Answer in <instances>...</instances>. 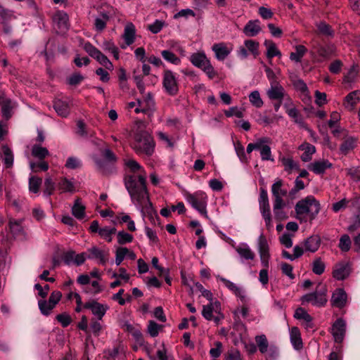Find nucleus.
Here are the masks:
<instances>
[{
  "label": "nucleus",
  "instance_id": "25",
  "mask_svg": "<svg viewBox=\"0 0 360 360\" xmlns=\"http://www.w3.org/2000/svg\"><path fill=\"white\" fill-rule=\"evenodd\" d=\"M356 146L357 139L352 136H347L340 146V152L341 154L346 155Z\"/></svg>",
  "mask_w": 360,
  "mask_h": 360
},
{
  "label": "nucleus",
  "instance_id": "43",
  "mask_svg": "<svg viewBox=\"0 0 360 360\" xmlns=\"http://www.w3.org/2000/svg\"><path fill=\"white\" fill-rule=\"evenodd\" d=\"M32 155L39 160H43L49 155V152L46 148L34 145L32 149Z\"/></svg>",
  "mask_w": 360,
  "mask_h": 360
},
{
  "label": "nucleus",
  "instance_id": "6",
  "mask_svg": "<svg viewBox=\"0 0 360 360\" xmlns=\"http://www.w3.org/2000/svg\"><path fill=\"white\" fill-rule=\"evenodd\" d=\"M162 85L165 91L171 95L174 96L178 92V84L176 77L174 72L169 70H165L163 73Z\"/></svg>",
  "mask_w": 360,
  "mask_h": 360
},
{
  "label": "nucleus",
  "instance_id": "5",
  "mask_svg": "<svg viewBox=\"0 0 360 360\" xmlns=\"http://www.w3.org/2000/svg\"><path fill=\"white\" fill-rule=\"evenodd\" d=\"M186 201L196 210L201 215L207 218V196L202 192L198 191L194 193H188L186 195Z\"/></svg>",
  "mask_w": 360,
  "mask_h": 360
},
{
  "label": "nucleus",
  "instance_id": "11",
  "mask_svg": "<svg viewBox=\"0 0 360 360\" xmlns=\"http://www.w3.org/2000/svg\"><path fill=\"white\" fill-rule=\"evenodd\" d=\"M346 333V322L342 318L338 319L333 324L331 333L335 342L341 343Z\"/></svg>",
  "mask_w": 360,
  "mask_h": 360
},
{
  "label": "nucleus",
  "instance_id": "62",
  "mask_svg": "<svg viewBox=\"0 0 360 360\" xmlns=\"http://www.w3.org/2000/svg\"><path fill=\"white\" fill-rule=\"evenodd\" d=\"M128 249L127 248H118L115 254V264L119 266L127 256Z\"/></svg>",
  "mask_w": 360,
  "mask_h": 360
},
{
  "label": "nucleus",
  "instance_id": "53",
  "mask_svg": "<svg viewBox=\"0 0 360 360\" xmlns=\"http://www.w3.org/2000/svg\"><path fill=\"white\" fill-rule=\"evenodd\" d=\"M38 305L41 313L44 316L49 315L52 309L55 307L45 300H39Z\"/></svg>",
  "mask_w": 360,
  "mask_h": 360
},
{
  "label": "nucleus",
  "instance_id": "23",
  "mask_svg": "<svg viewBox=\"0 0 360 360\" xmlns=\"http://www.w3.org/2000/svg\"><path fill=\"white\" fill-rule=\"evenodd\" d=\"M314 49L322 59H326L335 53V46L332 44H328L324 46L318 44L314 46Z\"/></svg>",
  "mask_w": 360,
  "mask_h": 360
},
{
  "label": "nucleus",
  "instance_id": "22",
  "mask_svg": "<svg viewBox=\"0 0 360 360\" xmlns=\"http://www.w3.org/2000/svg\"><path fill=\"white\" fill-rule=\"evenodd\" d=\"M350 274V266L347 263L337 264L333 269V277L339 281L345 279Z\"/></svg>",
  "mask_w": 360,
  "mask_h": 360
},
{
  "label": "nucleus",
  "instance_id": "41",
  "mask_svg": "<svg viewBox=\"0 0 360 360\" xmlns=\"http://www.w3.org/2000/svg\"><path fill=\"white\" fill-rule=\"evenodd\" d=\"M115 15V10L113 7L110 6H102L98 10V15L100 18L109 21Z\"/></svg>",
  "mask_w": 360,
  "mask_h": 360
},
{
  "label": "nucleus",
  "instance_id": "45",
  "mask_svg": "<svg viewBox=\"0 0 360 360\" xmlns=\"http://www.w3.org/2000/svg\"><path fill=\"white\" fill-rule=\"evenodd\" d=\"M58 186L62 192L72 193L75 191L74 183L66 178H63L58 183Z\"/></svg>",
  "mask_w": 360,
  "mask_h": 360
},
{
  "label": "nucleus",
  "instance_id": "38",
  "mask_svg": "<svg viewBox=\"0 0 360 360\" xmlns=\"http://www.w3.org/2000/svg\"><path fill=\"white\" fill-rule=\"evenodd\" d=\"M295 52H292L290 55V59L296 63L301 61L302 57L307 52V49L303 45H297L295 47Z\"/></svg>",
  "mask_w": 360,
  "mask_h": 360
},
{
  "label": "nucleus",
  "instance_id": "58",
  "mask_svg": "<svg viewBox=\"0 0 360 360\" xmlns=\"http://www.w3.org/2000/svg\"><path fill=\"white\" fill-rule=\"evenodd\" d=\"M351 240L348 235L345 234L340 238V243L338 247L343 252H347L349 250L351 247Z\"/></svg>",
  "mask_w": 360,
  "mask_h": 360
},
{
  "label": "nucleus",
  "instance_id": "40",
  "mask_svg": "<svg viewBox=\"0 0 360 360\" xmlns=\"http://www.w3.org/2000/svg\"><path fill=\"white\" fill-rule=\"evenodd\" d=\"M161 56L168 63L178 65L181 63V59L169 50H163L161 51Z\"/></svg>",
  "mask_w": 360,
  "mask_h": 360
},
{
  "label": "nucleus",
  "instance_id": "15",
  "mask_svg": "<svg viewBox=\"0 0 360 360\" xmlns=\"http://www.w3.org/2000/svg\"><path fill=\"white\" fill-rule=\"evenodd\" d=\"M122 38L124 41V44H122L120 47L122 49H126L127 46L131 45L136 39V28L132 22H128L124 29Z\"/></svg>",
  "mask_w": 360,
  "mask_h": 360
},
{
  "label": "nucleus",
  "instance_id": "13",
  "mask_svg": "<svg viewBox=\"0 0 360 360\" xmlns=\"http://www.w3.org/2000/svg\"><path fill=\"white\" fill-rule=\"evenodd\" d=\"M270 143L271 139L268 137H262L259 139L260 147L258 148V150H259L261 159L263 161H274L271 155V148L269 146Z\"/></svg>",
  "mask_w": 360,
  "mask_h": 360
},
{
  "label": "nucleus",
  "instance_id": "52",
  "mask_svg": "<svg viewBox=\"0 0 360 360\" xmlns=\"http://www.w3.org/2000/svg\"><path fill=\"white\" fill-rule=\"evenodd\" d=\"M250 102L256 108H261L264 103L258 91H253L249 95Z\"/></svg>",
  "mask_w": 360,
  "mask_h": 360
},
{
  "label": "nucleus",
  "instance_id": "57",
  "mask_svg": "<svg viewBox=\"0 0 360 360\" xmlns=\"http://www.w3.org/2000/svg\"><path fill=\"white\" fill-rule=\"evenodd\" d=\"M65 166L70 169H76L82 167V162L76 157H69L66 160Z\"/></svg>",
  "mask_w": 360,
  "mask_h": 360
},
{
  "label": "nucleus",
  "instance_id": "47",
  "mask_svg": "<svg viewBox=\"0 0 360 360\" xmlns=\"http://www.w3.org/2000/svg\"><path fill=\"white\" fill-rule=\"evenodd\" d=\"M244 44L255 58L257 57L259 54V43L256 41L248 39L244 41Z\"/></svg>",
  "mask_w": 360,
  "mask_h": 360
},
{
  "label": "nucleus",
  "instance_id": "51",
  "mask_svg": "<svg viewBox=\"0 0 360 360\" xmlns=\"http://www.w3.org/2000/svg\"><path fill=\"white\" fill-rule=\"evenodd\" d=\"M42 179L37 176H31L29 179V190L30 192L37 193L41 184Z\"/></svg>",
  "mask_w": 360,
  "mask_h": 360
},
{
  "label": "nucleus",
  "instance_id": "4",
  "mask_svg": "<svg viewBox=\"0 0 360 360\" xmlns=\"http://www.w3.org/2000/svg\"><path fill=\"white\" fill-rule=\"evenodd\" d=\"M300 300L302 304L310 303L314 307H323L328 302L327 289L319 285L314 292L304 295Z\"/></svg>",
  "mask_w": 360,
  "mask_h": 360
},
{
  "label": "nucleus",
  "instance_id": "7",
  "mask_svg": "<svg viewBox=\"0 0 360 360\" xmlns=\"http://www.w3.org/2000/svg\"><path fill=\"white\" fill-rule=\"evenodd\" d=\"M257 243L261 264L264 269H267L270 259L269 248L267 240L263 234L259 236Z\"/></svg>",
  "mask_w": 360,
  "mask_h": 360
},
{
  "label": "nucleus",
  "instance_id": "8",
  "mask_svg": "<svg viewBox=\"0 0 360 360\" xmlns=\"http://www.w3.org/2000/svg\"><path fill=\"white\" fill-rule=\"evenodd\" d=\"M283 181L281 179H276L271 186V193L273 196V204L285 203L283 197L288 194V191L283 188Z\"/></svg>",
  "mask_w": 360,
  "mask_h": 360
},
{
  "label": "nucleus",
  "instance_id": "26",
  "mask_svg": "<svg viewBox=\"0 0 360 360\" xmlns=\"http://www.w3.org/2000/svg\"><path fill=\"white\" fill-rule=\"evenodd\" d=\"M0 105L2 116L8 120L12 116V110L15 107V103L9 98L2 96L0 97Z\"/></svg>",
  "mask_w": 360,
  "mask_h": 360
},
{
  "label": "nucleus",
  "instance_id": "64",
  "mask_svg": "<svg viewBox=\"0 0 360 360\" xmlns=\"http://www.w3.org/2000/svg\"><path fill=\"white\" fill-rule=\"evenodd\" d=\"M226 360H243V357L238 349L232 348L228 351Z\"/></svg>",
  "mask_w": 360,
  "mask_h": 360
},
{
  "label": "nucleus",
  "instance_id": "49",
  "mask_svg": "<svg viewBox=\"0 0 360 360\" xmlns=\"http://www.w3.org/2000/svg\"><path fill=\"white\" fill-rule=\"evenodd\" d=\"M325 268L326 265L320 257L315 259L312 263V271L316 275H321Z\"/></svg>",
  "mask_w": 360,
  "mask_h": 360
},
{
  "label": "nucleus",
  "instance_id": "48",
  "mask_svg": "<svg viewBox=\"0 0 360 360\" xmlns=\"http://www.w3.org/2000/svg\"><path fill=\"white\" fill-rule=\"evenodd\" d=\"M21 221L11 219L9 221V227L11 233L15 236H19L23 232Z\"/></svg>",
  "mask_w": 360,
  "mask_h": 360
},
{
  "label": "nucleus",
  "instance_id": "2",
  "mask_svg": "<svg viewBox=\"0 0 360 360\" xmlns=\"http://www.w3.org/2000/svg\"><path fill=\"white\" fill-rule=\"evenodd\" d=\"M133 148L140 155L150 156L154 152L155 143L151 135L142 129L138 128L134 134Z\"/></svg>",
  "mask_w": 360,
  "mask_h": 360
},
{
  "label": "nucleus",
  "instance_id": "16",
  "mask_svg": "<svg viewBox=\"0 0 360 360\" xmlns=\"http://www.w3.org/2000/svg\"><path fill=\"white\" fill-rule=\"evenodd\" d=\"M71 101L70 98L56 99L53 102V108L59 116L66 117L70 110Z\"/></svg>",
  "mask_w": 360,
  "mask_h": 360
},
{
  "label": "nucleus",
  "instance_id": "36",
  "mask_svg": "<svg viewBox=\"0 0 360 360\" xmlns=\"http://www.w3.org/2000/svg\"><path fill=\"white\" fill-rule=\"evenodd\" d=\"M264 46L266 47L267 49L266 57L269 59L271 60L272 58L275 56H281V51L278 49L276 44L274 41L271 40H266L264 41Z\"/></svg>",
  "mask_w": 360,
  "mask_h": 360
},
{
  "label": "nucleus",
  "instance_id": "46",
  "mask_svg": "<svg viewBox=\"0 0 360 360\" xmlns=\"http://www.w3.org/2000/svg\"><path fill=\"white\" fill-rule=\"evenodd\" d=\"M286 205V203H281L278 204H273V210L275 218L277 220L281 221L287 219V215L285 212L283 211V208H284Z\"/></svg>",
  "mask_w": 360,
  "mask_h": 360
},
{
  "label": "nucleus",
  "instance_id": "33",
  "mask_svg": "<svg viewBox=\"0 0 360 360\" xmlns=\"http://www.w3.org/2000/svg\"><path fill=\"white\" fill-rule=\"evenodd\" d=\"M300 149L304 150V153L301 155V160L303 162H309L311 160V156L316 152V148L314 146L310 143L302 144L300 146Z\"/></svg>",
  "mask_w": 360,
  "mask_h": 360
},
{
  "label": "nucleus",
  "instance_id": "56",
  "mask_svg": "<svg viewBox=\"0 0 360 360\" xmlns=\"http://www.w3.org/2000/svg\"><path fill=\"white\" fill-rule=\"evenodd\" d=\"M103 48L104 49V50L108 51L109 52L112 53L115 59L117 60L119 58L118 49L113 41H105L103 44Z\"/></svg>",
  "mask_w": 360,
  "mask_h": 360
},
{
  "label": "nucleus",
  "instance_id": "39",
  "mask_svg": "<svg viewBox=\"0 0 360 360\" xmlns=\"http://www.w3.org/2000/svg\"><path fill=\"white\" fill-rule=\"evenodd\" d=\"M15 18L13 11L9 10L0 4V23H8Z\"/></svg>",
  "mask_w": 360,
  "mask_h": 360
},
{
  "label": "nucleus",
  "instance_id": "44",
  "mask_svg": "<svg viewBox=\"0 0 360 360\" xmlns=\"http://www.w3.org/2000/svg\"><path fill=\"white\" fill-rule=\"evenodd\" d=\"M115 233L116 229L115 227L105 226L101 229L98 234L102 238L110 243L112 240V236Z\"/></svg>",
  "mask_w": 360,
  "mask_h": 360
},
{
  "label": "nucleus",
  "instance_id": "20",
  "mask_svg": "<svg viewBox=\"0 0 360 360\" xmlns=\"http://www.w3.org/2000/svg\"><path fill=\"white\" fill-rule=\"evenodd\" d=\"M217 278L221 281L224 285L231 291L236 296L239 297L242 302H245L246 300V296L245 291L242 288L238 286L236 283L231 282V281L223 278L221 276H218Z\"/></svg>",
  "mask_w": 360,
  "mask_h": 360
},
{
  "label": "nucleus",
  "instance_id": "27",
  "mask_svg": "<svg viewBox=\"0 0 360 360\" xmlns=\"http://www.w3.org/2000/svg\"><path fill=\"white\" fill-rule=\"evenodd\" d=\"M258 201L262 215L271 213L268 193L266 189L263 188H260Z\"/></svg>",
  "mask_w": 360,
  "mask_h": 360
},
{
  "label": "nucleus",
  "instance_id": "17",
  "mask_svg": "<svg viewBox=\"0 0 360 360\" xmlns=\"http://www.w3.org/2000/svg\"><path fill=\"white\" fill-rule=\"evenodd\" d=\"M360 102V90H355L348 94L344 98L343 105L348 111H353Z\"/></svg>",
  "mask_w": 360,
  "mask_h": 360
},
{
  "label": "nucleus",
  "instance_id": "35",
  "mask_svg": "<svg viewBox=\"0 0 360 360\" xmlns=\"http://www.w3.org/2000/svg\"><path fill=\"white\" fill-rule=\"evenodd\" d=\"M282 165L284 167V169L288 174H291L294 170H299L300 166L298 162L293 160L292 158L283 157L281 159Z\"/></svg>",
  "mask_w": 360,
  "mask_h": 360
},
{
  "label": "nucleus",
  "instance_id": "63",
  "mask_svg": "<svg viewBox=\"0 0 360 360\" xmlns=\"http://www.w3.org/2000/svg\"><path fill=\"white\" fill-rule=\"evenodd\" d=\"M358 75V69L356 65H353L347 75L344 77V82L347 83H351L354 82L356 76Z\"/></svg>",
  "mask_w": 360,
  "mask_h": 360
},
{
  "label": "nucleus",
  "instance_id": "34",
  "mask_svg": "<svg viewBox=\"0 0 360 360\" xmlns=\"http://www.w3.org/2000/svg\"><path fill=\"white\" fill-rule=\"evenodd\" d=\"M90 255L88 257L89 259H98L100 263L104 264L108 260L107 255L105 252L98 248L94 246L88 250Z\"/></svg>",
  "mask_w": 360,
  "mask_h": 360
},
{
  "label": "nucleus",
  "instance_id": "21",
  "mask_svg": "<svg viewBox=\"0 0 360 360\" xmlns=\"http://www.w3.org/2000/svg\"><path fill=\"white\" fill-rule=\"evenodd\" d=\"M221 310V303L219 301L211 302L210 304L203 305L202 316L207 321H212L213 314Z\"/></svg>",
  "mask_w": 360,
  "mask_h": 360
},
{
  "label": "nucleus",
  "instance_id": "3",
  "mask_svg": "<svg viewBox=\"0 0 360 360\" xmlns=\"http://www.w3.org/2000/svg\"><path fill=\"white\" fill-rule=\"evenodd\" d=\"M321 209L320 203L312 195H308L305 198L299 200L295 207L297 218L304 219L308 217L309 221L314 220Z\"/></svg>",
  "mask_w": 360,
  "mask_h": 360
},
{
  "label": "nucleus",
  "instance_id": "37",
  "mask_svg": "<svg viewBox=\"0 0 360 360\" xmlns=\"http://www.w3.org/2000/svg\"><path fill=\"white\" fill-rule=\"evenodd\" d=\"M72 214L79 220L82 219L85 216V207L81 203L79 199L75 201L72 207Z\"/></svg>",
  "mask_w": 360,
  "mask_h": 360
},
{
  "label": "nucleus",
  "instance_id": "32",
  "mask_svg": "<svg viewBox=\"0 0 360 360\" xmlns=\"http://www.w3.org/2000/svg\"><path fill=\"white\" fill-rule=\"evenodd\" d=\"M240 258L244 260H253L255 255L247 244H242L236 248Z\"/></svg>",
  "mask_w": 360,
  "mask_h": 360
},
{
  "label": "nucleus",
  "instance_id": "10",
  "mask_svg": "<svg viewBox=\"0 0 360 360\" xmlns=\"http://www.w3.org/2000/svg\"><path fill=\"white\" fill-rule=\"evenodd\" d=\"M212 50L214 53L215 58L219 61H223L233 51V46L231 44L219 42L214 44Z\"/></svg>",
  "mask_w": 360,
  "mask_h": 360
},
{
  "label": "nucleus",
  "instance_id": "29",
  "mask_svg": "<svg viewBox=\"0 0 360 360\" xmlns=\"http://www.w3.org/2000/svg\"><path fill=\"white\" fill-rule=\"evenodd\" d=\"M321 238L319 236H311L304 241L305 251L315 252L319 248Z\"/></svg>",
  "mask_w": 360,
  "mask_h": 360
},
{
  "label": "nucleus",
  "instance_id": "60",
  "mask_svg": "<svg viewBox=\"0 0 360 360\" xmlns=\"http://www.w3.org/2000/svg\"><path fill=\"white\" fill-rule=\"evenodd\" d=\"M55 189V184L51 177H47L44 181V194L49 197L50 196Z\"/></svg>",
  "mask_w": 360,
  "mask_h": 360
},
{
  "label": "nucleus",
  "instance_id": "30",
  "mask_svg": "<svg viewBox=\"0 0 360 360\" xmlns=\"http://www.w3.org/2000/svg\"><path fill=\"white\" fill-rule=\"evenodd\" d=\"M190 60L194 66L201 70L210 61L203 52L192 54Z\"/></svg>",
  "mask_w": 360,
  "mask_h": 360
},
{
  "label": "nucleus",
  "instance_id": "18",
  "mask_svg": "<svg viewBox=\"0 0 360 360\" xmlns=\"http://www.w3.org/2000/svg\"><path fill=\"white\" fill-rule=\"evenodd\" d=\"M53 21L60 32H65L69 28L68 15L62 11H57L53 15Z\"/></svg>",
  "mask_w": 360,
  "mask_h": 360
},
{
  "label": "nucleus",
  "instance_id": "31",
  "mask_svg": "<svg viewBox=\"0 0 360 360\" xmlns=\"http://www.w3.org/2000/svg\"><path fill=\"white\" fill-rule=\"evenodd\" d=\"M290 342L293 347L300 350L302 348L303 344L301 338L300 330L297 327H292L290 330Z\"/></svg>",
  "mask_w": 360,
  "mask_h": 360
},
{
  "label": "nucleus",
  "instance_id": "55",
  "mask_svg": "<svg viewBox=\"0 0 360 360\" xmlns=\"http://www.w3.org/2000/svg\"><path fill=\"white\" fill-rule=\"evenodd\" d=\"M117 243L120 245L129 243L133 240V236L124 231H119L117 234Z\"/></svg>",
  "mask_w": 360,
  "mask_h": 360
},
{
  "label": "nucleus",
  "instance_id": "12",
  "mask_svg": "<svg viewBox=\"0 0 360 360\" xmlns=\"http://www.w3.org/2000/svg\"><path fill=\"white\" fill-rule=\"evenodd\" d=\"M85 309H91L92 314L96 316L98 320H102L106 311L109 309L107 304H101L95 300L87 302L84 304Z\"/></svg>",
  "mask_w": 360,
  "mask_h": 360
},
{
  "label": "nucleus",
  "instance_id": "14",
  "mask_svg": "<svg viewBox=\"0 0 360 360\" xmlns=\"http://www.w3.org/2000/svg\"><path fill=\"white\" fill-rule=\"evenodd\" d=\"M266 94L271 100H278L281 101L285 96V92L283 87L276 81L271 82V86L267 90Z\"/></svg>",
  "mask_w": 360,
  "mask_h": 360
},
{
  "label": "nucleus",
  "instance_id": "42",
  "mask_svg": "<svg viewBox=\"0 0 360 360\" xmlns=\"http://www.w3.org/2000/svg\"><path fill=\"white\" fill-rule=\"evenodd\" d=\"M2 152L4 155L3 160L6 167L8 168L11 167L13 164V155L11 150L7 146H4L2 147Z\"/></svg>",
  "mask_w": 360,
  "mask_h": 360
},
{
  "label": "nucleus",
  "instance_id": "1",
  "mask_svg": "<svg viewBox=\"0 0 360 360\" xmlns=\"http://www.w3.org/2000/svg\"><path fill=\"white\" fill-rule=\"evenodd\" d=\"M126 188L131 196V200L148 214L154 212L153 205L149 200V196L146 185V176L139 175L131 176L125 182Z\"/></svg>",
  "mask_w": 360,
  "mask_h": 360
},
{
  "label": "nucleus",
  "instance_id": "61",
  "mask_svg": "<svg viewBox=\"0 0 360 360\" xmlns=\"http://www.w3.org/2000/svg\"><path fill=\"white\" fill-rule=\"evenodd\" d=\"M30 167L33 172H37L40 170L46 171L49 169V165L45 161H41L40 162H31L30 163Z\"/></svg>",
  "mask_w": 360,
  "mask_h": 360
},
{
  "label": "nucleus",
  "instance_id": "9",
  "mask_svg": "<svg viewBox=\"0 0 360 360\" xmlns=\"http://www.w3.org/2000/svg\"><path fill=\"white\" fill-rule=\"evenodd\" d=\"M255 339L257 347L262 354H266L269 352V356L271 357L278 355V352L277 347L273 345L269 347L267 338L264 334L257 335Z\"/></svg>",
  "mask_w": 360,
  "mask_h": 360
},
{
  "label": "nucleus",
  "instance_id": "59",
  "mask_svg": "<svg viewBox=\"0 0 360 360\" xmlns=\"http://www.w3.org/2000/svg\"><path fill=\"white\" fill-rule=\"evenodd\" d=\"M95 59L97 60L102 65H103L105 68L110 70L112 68V63L108 60V58L103 54L101 51H99L94 57Z\"/></svg>",
  "mask_w": 360,
  "mask_h": 360
},
{
  "label": "nucleus",
  "instance_id": "24",
  "mask_svg": "<svg viewBox=\"0 0 360 360\" xmlns=\"http://www.w3.org/2000/svg\"><path fill=\"white\" fill-rule=\"evenodd\" d=\"M262 30L259 20H249L243 28L245 36L252 37L257 36Z\"/></svg>",
  "mask_w": 360,
  "mask_h": 360
},
{
  "label": "nucleus",
  "instance_id": "28",
  "mask_svg": "<svg viewBox=\"0 0 360 360\" xmlns=\"http://www.w3.org/2000/svg\"><path fill=\"white\" fill-rule=\"evenodd\" d=\"M332 167V164L327 160H321L311 163L308 168L316 174H321L325 172L327 169Z\"/></svg>",
  "mask_w": 360,
  "mask_h": 360
},
{
  "label": "nucleus",
  "instance_id": "19",
  "mask_svg": "<svg viewBox=\"0 0 360 360\" xmlns=\"http://www.w3.org/2000/svg\"><path fill=\"white\" fill-rule=\"evenodd\" d=\"M347 295L344 289L338 288L332 295L331 304L333 307L342 309L347 303Z\"/></svg>",
  "mask_w": 360,
  "mask_h": 360
},
{
  "label": "nucleus",
  "instance_id": "54",
  "mask_svg": "<svg viewBox=\"0 0 360 360\" xmlns=\"http://www.w3.org/2000/svg\"><path fill=\"white\" fill-rule=\"evenodd\" d=\"M294 317L298 320H303L304 322H310L311 319V315L302 307H299L295 310Z\"/></svg>",
  "mask_w": 360,
  "mask_h": 360
},
{
  "label": "nucleus",
  "instance_id": "50",
  "mask_svg": "<svg viewBox=\"0 0 360 360\" xmlns=\"http://www.w3.org/2000/svg\"><path fill=\"white\" fill-rule=\"evenodd\" d=\"M318 32L320 34L332 37L333 35V30L331 27L325 22H320L317 24Z\"/></svg>",
  "mask_w": 360,
  "mask_h": 360
}]
</instances>
